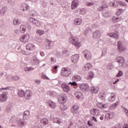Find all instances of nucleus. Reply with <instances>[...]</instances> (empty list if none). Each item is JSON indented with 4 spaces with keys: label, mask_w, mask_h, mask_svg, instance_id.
Instances as JSON below:
<instances>
[{
    "label": "nucleus",
    "mask_w": 128,
    "mask_h": 128,
    "mask_svg": "<svg viewBox=\"0 0 128 128\" xmlns=\"http://www.w3.org/2000/svg\"><path fill=\"white\" fill-rule=\"evenodd\" d=\"M12 80H20V77L19 76H12Z\"/></svg>",
    "instance_id": "obj_57"
},
{
    "label": "nucleus",
    "mask_w": 128,
    "mask_h": 128,
    "mask_svg": "<svg viewBox=\"0 0 128 128\" xmlns=\"http://www.w3.org/2000/svg\"><path fill=\"white\" fill-rule=\"evenodd\" d=\"M17 120H18V118H16V116H12L10 120V122L14 124V122H16Z\"/></svg>",
    "instance_id": "obj_40"
},
{
    "label": "nucleus",
    "mask_w": 128,
    "mask_h": 128,
    "mask_svg": "<svg viewBox=\"0 0 128 128\" xmlns=\"http://www.w3.org/2000/svg\"><path fill=\"white\" fill-rule=\"evenodd\" d=\"M68 84H70L74 86H78V83H76V82H70L68 83Z\"/></svg>",
    "instance_id": "obj_54"
},
{
    "label": "nucleus",
    "mask_w": 128,
    "mask_h": 128,
    "mask_svg": "<svg viewBox=\"0 0 128 128\" xmlns=\"http://www.w3.org/2000/svg\"><path fill=\"white\" fill-rule=\"evenodd\" d=\"M82 22V18H76L74 21V24H76L77 26H80Z\"/></svg>",
    "instance_id": "obj_25"
},
{
    "label": "nucleus",
    "mask_w": 128,
    "mask_h": 128,
    "mask_svg": "<svg viewBox=\"0 0 128 128\" xmlns=\"http://www.w3.org/2000/svg\"><path fill=\"white\" fill-rule=\"evenodd\" d=\"M84 68H86V70H90V68H92V64L87 63L84 66Z\"/></svg>",
    "instance_id": "obj_42"
},
{
    "label": "nucleus",
    "mask_w": 128,
    "mask_h": 128,
    "mask_svg": "<svg viewBox=\"0 0 128 128\" xmlns=\"http://www.w3.org/2000/svg\"><path fill=\"white\" fill-rule=\"evenodd\" d=\"M36 34H38L39 36H42V34H44V31L40 30H38L36 32Z\"/></svg>",
    "instance_id": "obj_53"
},
{
    "label": "nucleus",
    "mask_w": 128,
    "mask_h": 128,
    "mask_svg": "<svg viewBox=\"0 0 128 128\" xmlns=\"http://www.w3.org/2000/svg\"><path fill=\"white\" fill-rule=\"evenodd\" d=\"M78 87L82 92H88L90 90V86L88 84H80L78 85Z\"/></svg>",
    "instance_id": "obj_4"
},
{
    "label": "nucleus",
    "mask_w": 128,
    "mask_h": 128,
    "mask_svg": "<svg viewBox=\"0 0 128 128\" xmlns=\"http://www.w3.org/2000/svg\"><path fill=\"white\" fill-rule=\"evenodd\" d=\"M122 12H124V10H122V8L118 9L116 15L120 16V14H122Z\"/></svg>",
    "instance_id": "obj_50"
},
{
    "label": "nucleus",
    "mask_w": 128,
    "mask_h": 128,
    "mask_svg": "<svg viewBox=\"0 0 128 128\" xmlns=\"http://www.w3.org/2000/svg\"><path fill=\"white\" fill-rule=\"evenodd\" d=\"M74 96L76 98H78V100H80V98H82V93L80 92H76L74 94Z\"/></svg>",
    "instance_id": "obj_24"
},
{
    "label": "nucleus",
    "mask_w": 128,
    "mask_h": 128,
    "mask_svg": "<svg viewBox=\"0 0 128 128\" xmlns=\"http://www.w3.org/2000/svg\"><path fill=\"white\" fill-rule=\"evenodd\" d=\"M72 74V70L70 68H64L61 72V76H69Z\"/></svg>",
    "instance_id": "obj_3"
},
{
    "label": "nucleus",
    "mask_w": 128,
    "mask_h": 128,
    "mask_svg": "<svg viewBox=\"0 0 128 128\" xmlns=\"http://www.w3.org/2000/svg\"><path fill=\"white\" fill-rule=\"evenodd\" d=\"M70 58L73 64H76V62H78V60H80V54H74V55H72Z\"/></svg>",
    "instance_id": "obj_8"
},
{
    "label": "nucleus",
    "mask_w": 128,
    "mask_h": 128,
    "mask_svg": "<svg viewBox=\"0 0 128 128\" xmlns=\"http://www.w3.org/2000/svg\"><path fill=\"white\" fill-rule=\"evenodd\" d=\"M70 54V52L67 49H64L62 50V54L63 56H68V54Z\"/></svg>",
    "instance_id": "obj_36"
},
{
    "label": "nucleus",
    "mask_w": 128,
    "mask_h": 128,
    "mask_svg": "<svg viewBox=\"0 0 128 128\" xmlns=\"http://www.w3.org/2000/svg\"><path fill=\"white\" fill-rule=\"evenodd\" d=\"M30 40V34H26L23 36L21 38V42H28Z\"/></svg>",
    "instance_id": "obj_17"
},
{
    "label": "nucleus",
    "mask_w": 128,
    "mask_h": 128,
    "mask_svg": "<svg viewBox=\"0 0 128 128\" xmlns=\"http://www.w3.org/2000/svg\"><path fill=\"white\" fill-rule=\"evenodd\" d=\"M34 24L36 26H42V22L36 20H35V22H34Z\"/></svg>",
    "instance_id": "obj_41"
},
{
    "label": "nucleus",
    "mask_w": 128,
    "mask_h": 128,
    "mask_svg": "<svg viewBox=\"0 0 128 128\" xmlns=\"http://www.w3.org/2000/svg\"><path fill=\"white\" fill-rule=\"evenodd\" d=\"M78 0H73L72 2V4L71 8L72 10H76L78 8V6L80 4L78 3Z\"/></svg>",
    "instance_id": "obj_14"
},
{
    "label": "nucleus",
    "mask_w": 128,
    "mask_h": 128,
    "mask_svg": "<svg viewBox=\"0 0 128 128\" xmlns=\"http://www.w3.org/2000/svg\"><path fill=\"white\" fill-rule=\"evenodd\" d=\"M82 54L84 58H86V60H92V54L90 51L88 50H84Z\"/></svg>",
    "instance_id": "obj_6"
},
{
    "label": "nucleus",
    "mask_w": 128,
    "mask_h": 128,
    "mask_svg": "<svg viewBox=\"0 0 128 128\" xmlns=\"http://www.w3.org/2000/svg\"><path fill=\"white\" fill-rule=\"evenodd\" d=\"M80 14H86V9L84 8H80L77 10Z\"/></svg>",
    "instance_id": "obj_43"
},
{
    "label": "nucleus",
    "mask_w": 128,
    "mask_h": 128,
    "mask_svg": "<svg viewBox=\"0 0 128 128\" xmlns=\"http://www.w3.org/2000/svg\"><path fill=\"white\" fill-rule=\"evenodd\" d=\"M58 102L61 104H66V95L64 93L59 94L58 96Z\"/></svg>",
    "instance_id": "obj_2"
},
{
    "label": "nucleus",
    "mask_w": 128,
    "mask_h": 128,
    "mask_svg": "<svg viewBox=\"0 0 128 128\" xmlns=\"http://www.w3.org/2000/svg\"><path fill=\"white\" fill-rule=\"evenodd\" d=\"M117 48L118 50L120 52H122L126 50V48L124 46V44H122V43L120 41L118 42H117Z\"/></svg>",
    "instance_id": "obj_7"
},
{
    "label": "nucleus",
    "mask_w": 128,
    "mask_h": 128,
    "mask_svg": "<svg viewBox=\"0 0 128 128\" xmlns=\"http://www.w3.org/2000/svg\"><path fill=\"white\" fill-rule=\"evenodd\" d=\"M26 26L24 25H22L20 26V32L22 34H24L26 32Z\"/></svg>",
    "instance_id": "obj_33"
},
{
    "label": "nucleus",
    "mask_w": 128,
    "mask_h": 128,
    "mask_svg": "<svg viewBox=\"0 0 128 128\" xmlns=\"http://www.w3.org/2000/svg\"><path fill=\"white\" fill-rule=\"evenodd\" d=\"M16 124L18 128H22L26 124V121L24 120L20 119V120L16 122Z\"/></svg>",
    "instance_id": "obj_16"
},
{
    "label": "nucleus",
    "mask_w": 128,
    "mask_h": 128,
    "mask_svg": "<svg viewBox=\"0 0 128 128\" xmlns=\"http://www.w3.org/2000/svg\"><path fill=\"white\" fill-rule=\"evenodd\" d=\"M94 72H89L88 76L87 77V79L88 80H92L94 78Z\"/></svg>",
    "instance_id": "obj_30"
},
{
    "label": "nucleus",
    "mask_w": 128,
    "mask_h": 128,
    "mask_svg": "<svg viewBox=\"0 0 128 128\" xmlns=\"http://www.w3.org/2000/svg\"><path fill=\"white\" fill-rule=\"evenodd\" d=\"M114 112H110L108 113L107 116V120H112L114 117Z\"/></svg>",
    "instance_id": "obj_38"
},
{
    "label": "nucleus",
    "mask_w": 128,
    "mask_h": 128,
    "mask_svg": "<svg viewBox=\"0 0 128 128\" xmlns=\"http://www.w3.org/2000/svg\"><path fill=\"white\" fill-rule=\"evenodd\" d=\"M27 50H36V46L34 44H29L26 46Z\"/></svg>",
    "instance_id": "obj_15"
},
{
    "label": "nucleus",
    "mask_w": 128,
    "mask_h": 128,
    "mask_svg": "<svg viewBox=\"0 0 128 128\" xmlns=\"http://www.w3.org/2000/svg\"><path fill=\"white\" fill-rule=\"evenodd\" d=\"M8 8L4 6L0 10V14L2 16H4L6 14V12Z\"/></svg>",
    "instance_id": "obj_31"
},
{
    "label": "nucleus",
    "mask_w": 128,
    "mask_h": 128,
    "mask_svg": "<svg viewBox=\"0 0 128 128\" xmlns=\"http://www.w3.org/2000/svg\"><path fill=\"white\" fill-rule=\"evenodd\" d=\"M116 96L115 94H114V93H111L110 96L108 98V100L109 102H110L114 101L116 100Z\"/></svg>",
    "instance_id": "obj_22"
},
{
    "label": "nucleus",
    "mask_w": 128,
    "mask_h": 128,
    "mask_svg": "<svg viewBox=\"0 0 128 128\" xmlns=\"http://www.w3.org/2000/svg\"><path fill=\"white\" fill-rule=\"evenodd\" d=\"M20 10H22V12H28V10H30V6H28V4H22L20 8Z\"/></svg>",
    "instance_id": "obj_12"
},
{
    "label": "nucleus",
    "mask_w": 128,
    "mask_h": 128,
    "mask_svg": "<svg viewBox=\"0 0 128 128\" xmlns=\"http://www.w3.org/2000/svg\"><path fill=\"white\" fill-rule=\"evenodd\" d=\"M118 106V102H117L114 104H113L111 106L112 108H116V106Z\"/></svg>",
    "instance_id": "obj_64"
},
{
    "label": "nucleus",
    "mask_w": 128,
    "mask_h": 128,
    "mask_svg": "<svg viewBox=\"0 0 128 128\" xmlns=\"http://www.w3.org/2000/svg\"><path fill=\"white\" fill-rule=\"evenodd\" d=\"M32 96V92L30 91V90H27L24 95V97L25 100H28L30 99V98Z\"/></svg>",
    "instance_id": "obj_11"
},
{
    "label": "nucleus",
    "mask_w": 128,
    "mask_h": 128,
    "mask_svg": "<svg viewBox=\"0 0 128 128\" xmlns=\"http://www.w3.org/2000/svg\"><path fill=\"white\" fill-rule=\"evenodd\" d=\"M48 106L51 108H56V103L52 101H49Z\"/></svg>",
    "instance_id": "obj_37"
},
{
    "label": "nucleus",
    "mask_w": 128,
    "mask_h": 128,
    "mask_svg": "<svg viewBox=\"0 0 128 128\" xmlns=\"http://www.w3.org/2000/svg\"><path fill=\"white\" fill-rule=\"evenodd\" d=\"M93 36L94 38H100V31L96 30L93 32Z\"/></svg>",
    "instance_id": "obj_19"
},
{
    "label": "nucleus",
    "mask_w": 128,
    "mask_h": 128,
    "mask_svg": "<svg viewBox=\"0 0 128 128\" xmlns=\"http://www.w3.org/2000/svg\"><path fill=\"white\" fill-rule=\"evenodd\" d=\"M90 112L91 114H92V116H98L100 114V110L96 108H92L90 110Z\"/></svg>",
    "instance_id": "obj_18"
},
{
    "label": "nucleus",
    "mask_w": 128,
    "mask_h": 128,
    "mask_svg": "<svg viewBox=\"0 0 128 128\" xmlns=\"http://www.w3.org/2000/svg\"><path fill=\"white\" fill-rule=\"evenodd\" d=\"M116 62H118L120 66H124V58L122 56H118L116 58Z\"/></svg>",
    "instance_id": "obj_10"
},
{
    "label": "nucleus",
    "mask_w": 128,
    "mask_h": 128,
    "mask_svg": "<svg viewBox=\"0 0 128 128\" xmlns=\"http://www.w3.org/2000/svg\"><path fill=\"white\" fill-rule=\"evenodd\" d=\"M109 6H113V8H116V6H118V4L116 5L114 2H110L109 3Z\"/></svg>",
    "instance_id": "obj_56"
},
{
    "label": "nucleus",
    "mask_w": 128,
    "mask_h": 128,
    "mask_svg": "<svg viewBox=\"0 0 128 128\" xmlns=\"http://www.w3.org/2000/svg\"><path fill=\"white\" fill-rule=\"evenodd\" d=\"M34 68L32 67H26L24 68L25 72H31V70H34Z\"/></svg>",
    "instance_id": "obj_46"
},
{
    "label": "nucleus",
    "mask_w": 128,
    "mask_h": 128,
    "mask_svg": "<svg viewBox=\"0 0 128 128\" xmlns=\"http://www.w3.org/2000/svg\"><path fill=\"white\" fill-rule=\"evenodd\" d=\"M40 122L42 124H44L45 126L48 124V120L46 118H42L40 120Z\"/></svg>",
    "instance_id": "obj_32"
},
{
    "label": "nucleus",
    "mask_w": 128,
    "mask_h": 128,
    "mask_svg": "<svg viewBox=\"0 0 128 128\" xmlns=\"http://www.w3.org/2000/svg\"><path fill=\"white\" fill-rule=\"evenodd\" d=\"M24 90H21L18 91L17 94L18 96H20V98H22L23 96H24Z\"/></svg>",
    "instance_id": "obj_28"
},
{
    "label": "nucleus",
    "mask_w": 128,
    "mask_h": 128,
    "mask_svg": "<svg viewBox=\"0 0 128 128\" xmlns=\"http://www.w3.org/2000/svg\"><path fill=\"white\" fill-rule=\"evenodd\" d=\"M123 75L124 72H122V71L120 70L118 73L116 74V76H117V78H120V76H122Z\"/></svg>",
    "instance_id": "obj_51"
},
{
    "label": "nucleus",
    "mask_w": 128,
    "mask_h": 128,
    "mask_svg": "<svg viewBox=\"0 0 128 128\" xmlns=\"http://www.w3.org/2000/svg\"><path fill=\"white\" fill-rule=\"evenodd\" d=\"M108 36H110V38H116V40H118V35L114 32L108 33Z\"/></svg>",
    "instance_id": "obj_23"
},
{
    "label": "nucleus",
    "mask_w": 128,
    "mask_h": 128,
    "mask_svg": "<svg viewBox=\"0 0 128 128\" xmlns=\"http://www.w3.org/2000/svg\"><path fill=\"white\" fill-rule=\"evenodd\" d=\"M68 34L71 36L69 38L70 44H72L74 46L78 49L80 48L81 46L80 44H82L78 40V38L74 37L72 34V32H68Z\"/></svg>",
    "instance_id": "obj_1"
},
{
    "label": "nucleus",
    "mask_w": 128,
    "mask_h": 128,
    "mask_svg": "<svg viewBox=\"0 0 128 128\" xmlns=\"http://www.w3.org/2000/svg\"><path fill=\"white\" fill-rule=\"evenodd\" d=\"M28 20L29 22H32V24H34L36 20L34 19V18L30 17L28 19Z\"/></svg>",
    "instance_id": "obj_58"
},
{
    "label": "nucleus",
    "mask_w": 128,
    "mask_h": 128,
    "mask_svg": "<svg viewBox=\"0 0 128 128\" xmlns=\"http://www.w3.org/2000/svg\"><path fill=\"white\" fill-rule=\"evenodd\" d=\"M32 66H38L40 64V60L36 56L33 58L32 61Z\"/></svg>",
    "instance_id": "obj_20"
},
{
    "label": "nucleus",
    "mask_w": 128,
    "mask_h": 128,
    "mask_svg": "<svg viewBox=\"0 0 128 128\" xmlns=\"http://www.w3.org/2000/svg\"><path fill=\"white\" fill-rule=\"evenodd\" d=\"M53 122L56 124H60L62 123V122L58 120V118H55L53 120Z\"/></svg>",
    "instance_id": "obj_45"
},
{
    "label": "nucleus",
    "mask_w": 128,
    "mask_h": 128,
    "mask_svg": "<svg viewBox=\"0 0 128 128\" xmlns=\"http://www.w3.org/2000/svg\"><path fill=\"white\" fill-rule=\"evenodd\" d=\"M103 105L104 104L102 103H98L96 104V106L97 108H100L101 110H102V108H104Z\"/></svg>",
    "instance_id": "obj_60"
},
{
    "label": "nucleus",
    "mask_w": 128,
    "mask_h": 128,
    "mask_svg": "<svg viewBox=\"0 0 128 128\" xmlns=\"http://www.w3.org/2000/svg\"><path fill=\"white\" fill-rule=\"evenodd\" d=\"M41 77L43 80H50V78L44 74H42Z\"/></svg>",
    "instance_id": "obj_61"
},
{
    "label": "nucleus",
    "mask_w": 128,
    "mask_h": 128,
    "mask_svg": "<svg viewBox=\"0 0 128 128\" xmlns=\"http://www.w3.org/2000/svg\"><path fill=\"white\" fill-rule=\"evenodd\" d=\"M20 24V21L18 20V18H14L13 20V24L14 26H18Z\"/></svg>",
    "instance_id": "obj_39"
},
{
    "label": "nucleus",
    "mask_w": 128,
    "mask_h": 128,
    "mask_svg": "<svg viewBox=\"0 0 128 128\" xmlns=\"http://www.w3.org/2000/svg\"><path fill=\"white\" fill-rule=\"evenodd\" d=\"M74 80L75 82H78V80H82V77L80 76H74Z\"/></svg>",
    "instance_id": "obj_52"
},
{
    "label": "nucleus",
    "mask_w": 128,
    "mask_h": 128,
    "mask_svg": "<svg viewBox=\"0 0 128 128\" xmlns=\"http://www.w3.org/2000/svg\"><path fill=\"white\" fill-rule=\"evenodd\" d=\"M61 86L64 92H68L69 90H70V87L66 83H62Z\"/></svg>",
    "instance_id": "obj_9"
},
{
    "label": "nucleus",
    "mask_w": 128,
    "mask_h": 128,
    "mask_svg": "<svg viewBox=\"0 0 128 128\" xmlns=\"http://www.w3.org/2000/svg\"><path fill=\"white\" fill-rule=\"evenodd\" d=\"M78 106L74 105L71 108L70 110L72 114H78Z\"/></svg>",
    "instance_id": "obj_13"
},
{
    "label": "nucleus",
    "mask_w": 128,
    "mask_h": 128,
    "mask_svg": "<svg viewBox=\"0 0 128 128\" xmlns=\"http://www.w3.org/2000/svg\"><path fill=\"white\" fill-rule=\"evenodd\" d=\"M12 104L10 103L9 104L7 107L6 108V112H10V108H12Z\"/></svg>",
    "instance_id": "obj_49"
},
{
    "label": "nucleus",
    "mask_w": 128,
    "mask_h": 128,
    "mask_svg": "<svg viewBox=\"0 0 128 128\" xmlns=\"http://www.w3.org/2000/svg\"><path fill=\"white\" fill-rule=\"evenodd\" d=\"M50 60H51V62L52 64H56V59L54 57V58H51Z\"/></svg>",
    "instance_id": "obj_63"
},
{
    "label": "nucleus",
    "mask_w": 128,
    "mask_h": 128,
    "mask_svg": "<svg viewBox=\"0 0 128 128\" xmlns=\"http://www.w3.org/2000/svg\"><path fill=\"white\" fill-rule=\"evenodd\" d=\"M118 17L114 16L112 18V22L116 23L118 22H120V20H121L122 17L118 16Z\"/></svg>",
    "instance_id": "obj_27"
},
{
    "label": "nucleus",
    "mask_w": 128,
    "mask_h": 128,
    "mask_svg": "<svg viewBox=\"0 0 128 128\" xmlns=\"http://www.w3.org/2000/svg\"><path fill=\"white\" fill-rule=\"evenodd\" d=\"M8 92H4L2 94H0V102H6V100H8Z\"/></svg>",
    "instance_id": "obj_5"
},
{
    "label": "nucleus",
    "mask_w": 128,
    "mask_h": 128,
    "mask_svg": "<svg viewBox=\"0 0 128 128\" xmlns=\"http://www.w3.org/2000/svg\"><path fill=\"white\" fill-rule=\"evenodd\" d=\"M118 4L120 6H126V3L123 2L122 1H118Z\"/></svg>",
    "instance_id": "obj_55"
},
{
    "label": "nucleus",
    "mask_w": 128,
    "mask_h": 128,
    "mask_svg": "<svg viewBox=\"0 0 128 128\" xmlns=\"http://www.w3.org/2000/svg\"><path fill=\"white\" fill-rule=\"evenodd\" d=\"M55 56L57 58H62L64 56L62 53L60 51H57L55 54Z\"/></svg>",
    "instance_id": "obj_29"
},
{
    "label": "nucleus",
    "mask_w": 128,
    "mask_h": 128,
    "mask_svg": "<svg viewBox=\"0 0 128 128\" xmlns=\"http://www.w3.org/2000/svg\"><path fill=\"white\" fill-rule=\"evenodd\" d=\"M40 4H42L43 8H46L48 6V2H46L44 0H41L40 1Z\"/></svg>",
    "instance_id": "obj_48"
},
{
    "label": "nucleus",
    "mask_w": 128,
    "mask_h": 128,
    "mask_svg": "<svg viewBox=\"0 0 128 128\" xmlns=\"http://www.w3.org/2000/svg\"><path fill=\"white\" fill-rule=\"evenodd\" d=\"M50 96H56V92L52 91L50 92Z\"/></svg>",
    "instance_id": "obj_62"
},
{
    "label": "nucleus",
    "mask_w": 128,
    "mask_h": 128,
    "mask_svg": "<svg viewBox=\"0 0 128 128\" xmlns=\"http://www.w3.org/2000/svg\"><path fill=\"white\" fill-rule=\"evenodd\" d=\"M108 8V4H103L102 6H100L98 10L99 12H102V10H104V8Z\"/></svg>",
    "instance_id": "obj_34"
},
{
    "label": "nucleus",
    "mask_w": 128,
    "mask_h": 128,
    "mask_svg": "<svg viewBox=\"0 0 128 128\" xmlns=\"http://www.w3.org/2000/svg\"><path fill=\"white\" fill-rule=\"evenodd\" d=\"M103 16H104L105 18H108V16H110L112 14H110L108 11H106L104 12H103Z\"/></svg>",
    "instance_id": "obj_47"
},
{
    "label": "nucleus",
    "mask_w": 128,
    "mask_h": 128,
    "mask_svg": "<svg viewBox=\"0 0 128 128\" xmlns=\"http://www.w3.org/2000/svg\"><path fill=\"white\" fill-rule=\"evenodd\" d=\"M90 90L91 92L94 94H98V88H94V86H92L90 88Z\"/></svg>",
    "instance_id": "obj_26"
},
{
    "label": "nucleus",
    "mask_w": 128,
    "mask_h": 128,
    "mask_svg": "<svg viewBox=\"0 0 128 128\" xmlns=\"http://www.w3.org/2000/svg\"><path fill=\"white\" fill-rule=\"evenodd\" d=\"M60 108L61 110L64 112V110H68V107L64 105V104H62V105L60 106Z\"/></svg>",
    "instance_id": "obj_44"
},
{
    "label": "nucleus",
    "mask_w": 128,
    "mask_h": 128,
    "mask_svg": "<svg viewBox=\"0 0 128 128\" xmlns=\"http://www.w3.org/2000/svg\"><path fill=\"white\" fill-rule=\"evenodd\" d=\"M30 113L29 110H26L24 112L22 116V118L24 120H26L28 118V116H30Z\"/></svg>",
    "instance_id": "obj_21"
},
{
    "label": "nucleus",
    "mask_w": 128,
    "mask_h": 128,
    "mask_svg": "<svg viewBox=\"0 0 128 128\" xmlns=\"http://www.w3.org/2000/svg\"><path fill=\"white\" fill-rule=\"evenodd\" d=\"M114 68V66H112V64H108V66H107V68L108 70H112V68Z\"/></svg>",
    "instance_id": "obj_59"
},
{
    "label": "nucleus",
    "mask_w": 128,
    "mask_h": 128,
    "mask_svg": "<svg viewBox=\"0 0 128 128\" xmlns=\"http://www.w3.org/2000/svg\"><path fill=\"white\" fill-rule=\"evenodd\" d=\"M52 40L46 39V48H50V44H52Z\"/></svg>",
    "instance_id": "obj_35"
}]
</instances>
